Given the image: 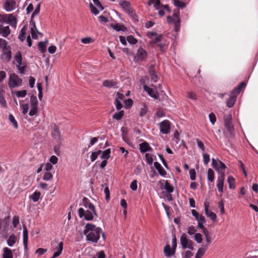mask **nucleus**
<instances>
[{
  "mask_svg": "<svg viewBox=\"0 0 258 258\" xmlns=\"http://www.w3.org/2000/svg\"><path fill=\"white\" fill-rule=\"evenodd\" d=\"M84 234L86 235L87 240L93 243L98 242L100 237V234L104 241L106 238L105 233L102 231V229L92 224L87 223L86 225Z\"/></svg>",
  "mask_w": 258,
  "mask_h": 258,
  "instance_id": "f257e3e1",
  "label": "nucleus"
},
{
  "mask_svg": "<svg viewBox=\"0 0 258 258\" xmlns=\"http://www.w3.org/2000/svg\"><path fill=\"white\" fill-rule=\"evenodd\" d=\"M83 206L84 208H80L78 210L79 215L80 218L84 217L86 220H92L93 216H97V213L94 206L91 203L88 202L86 198L83 199Z\"/></svg>",
  "mask_w": 258,
  "mask_h": 258,
  "instance_id": "f03ea898",
  "label": "nucleus"
},
{
  "mask_svg": "<svg viewBox=\"0 0 258 258\" xmlns=\"http://www.w3.org/2000/svg\"><path fill=\"white\" fill-rule=\"evenodd\" d=\"M224 122L225 127L228 132L230 136L233 137L234 126L232 123V116L230 114H228L224 116Z\"/></svg>",
  "mask_w": 258,
  "mask_h": 258,
  "instance_id": "7ed1b4c3",
  "label": "nucleus"
},
{
  "mask_svg": "<svg viewBox=\"0 0 258 258\" xmlns=\"http://www.w3.org/2000/svg\"><path fill=\"white\" fill-rule=\"evenodd\" d=\"M22 79L15 74H11L9 80V86L10 88H15L22 84Z\"/></svg>",
  "mask_w": 258,
  "mask_h": 258,
  "instance_id": "20e7f679",
  "label": "nucleus"
},
{
  "mask_svg": "<svg viewBox=\"0 0 258 258\" xmlns=\"http://www.w3.org/2000/svg\"><path fill=\"white\" fill-rule=\"evenodd\" d=\"M93 1L94 4L90 3V8L91 12L96 15L98 14L99 11H102L104 9V7L99 0H93Z\"/></svg>",
  "mask_w": 258,
  "mask_h": 258,
  "instance_id": "39448f33",
  "label": "nucleus"
},
{
  "mask_svg": "<svg viewBox=\"0 0 258 258\" xmlns=\"http://www.w3.org/2000/svg\"><path fill=\"white\" fill-rule=\"evenodd\" d=\"M147 56L146 51L142 48H140L135 56L134 59L136 61H142L144 60Z\"/></svg>",
  "mask_w": 258,
  "mask_h": 258,
  "instance_id": "423d86ee",
  "label": "nucleus"
},
{
  "mask_svg": "<svg viewBox=\"0 0 258 258\" xmlns=\"http://www.w3.org/2000/svg\"><path fill=\"white\" fill-rule=\"evenodd\" d=\"M220 175L219 176L218 179L217 188L218 190L221 192H223V185L224 181L225 179V173L224 171H219Z\"/></svg>",
  "mask_w": 258,
  "mask_h": 258,
  "instance_id": "0eeeda50",
  "label": "nucleus"
},
{
  "mask_svg": "<svg viewBox=\"0 0 258 258\" xmlns=\"http://www.w3.org/2000/svg\"><path fill=\"white\" fill-rule=\"evenodd\" d=\"M160 125L161 133L164 134H167L169 133L170 129L169 121L165 120L160 123Z\"/></svg>",
  "mask_w": 258,
  "mask_h": 258,
  "instance_id": "6e6552de",
  "label": "nucleus"
},
{
  "mask_svg": "<svg viewBox=\"0 0 258 258\" xmlns=\"http://www.w3.org/2000/svg\"><path fill=\"white\" fill-rule=\"evenodd\" d=\"M16 5L15 0H6L4 5V8L7 12H10L16 8Z\"/></svg>",
  "mask_w": 258,
  "mask_h": 258,
  "instance_id": "1a4fd4ad",
  "label": "nucleus"
},
{
  "mask_svg": "<svg viewBox=\"0 0 258 258\" xmlns=\"http://www.w3.org/2000/svg\"><path fill=\"white\" fill-rule=\"evenodd\" d=\"M205 214L208 217H209L213 222L217 220V216L215 213L209 210V204L206 202L204 204Z\"/></svg>",
  "mask_w": 258,
  "mask_h": 258,
  "instance_id": "9d476101",
  "label": "nucleus"
},
{
  "mask_svg": "<svg viewBox=\"0 0 258 258\" xmlns=\"http://www.w3.org/2000/svg\"><path fill=\"white\" fill-rule=\"evenodd\" d=\"M143 88L144 90L146 91L149 95H150L151 97H153L156 99H158L159 98V93L156 90L150 88L146 85H144Z\"/></svg>",
  "mask_w": 258,
  "mask_h": 258,
  "instance_id": "9b49d317",
  "label": "nucleus"
},
{
  "mask_svg": "<svg viewBox=\"0 0 258 258\" xmlns=\"http://www.w3.org/2000/svg\"><path fill=\"white\" fill-rule=\"evenodd\" d=\"M180 242L182 249H184L187 248L188 244L190 242L192 243L191 240L187 239L186 234L183 233L181 235L180 238Z\"/></svg>",
  "mask_w": 258,
  "mask_h": 258,
  "instance_id": "f8f14e48",
  "label": "nucleus"
},
{
  "mask_svg": "<svg viewBox=\"0 0 258 258\" xmlns=\"http://www.w3.org/2000/svg\"><path fill=\"white\" fill-rule=\"evenodd\" d=\"M119 5L124 10V11L129 14L133 13L132 8L131 7V5L129 2L127 1H121L119 2Z\"/></svg>",
  "mask_w": 258,
  "mask_h": 258,
  "instance_id": "ddd939ff",
  "label": "nucleus"
},
{
  "mask_svg": "<svg viewBox=\"0 0 258 258\" xmlns=\"http://www.w3.org/2000/svg\"><path fill=\"white\" fill-rule=\"evenodd\" d=\"M2 58L7 62H9L10 61L12 58V55L10 46L7 48L3 49Z\"/></svg>",
  "mask_w": 258,
  "mask_h": 258,
  "instance_id": "4468645a",
  "label": "nucleus"
},
{
  "mask_svg": "<svg viewBox=\"0 0 258 258\" xmlns=\"http://www.w3.org/2000/svg\"><path fill=\"white\" fill-rule=\"evenodd\" d=\"M149 73L150 75L151 80L154 82H157L158 79V76L156 74V72L155 69L154 65H151L150 66L149 69Z\"/></svg>",
  "mask_w": 258,
  "mask_h": 258,
  "instance_id": "2eb2a0df",
  "label": "nucleus"
},
{
  "mask_svg": "<svg viewBox=\"0 0 258 258\" xmlns=\"http://www.w3.org/2000/svg\"><path fill=\"white\" fill-rule=\"evenodd\" d=\"M51 136L55 140H59L60 137V132L58 127L54 124L51 131Z\"/></svg>",
  "mask_w": 258,
  "mask_h": 258,
  "instance_id": "dca6fc26",
  "label": "nucleus"
},
{
  "mask_svg": "<svg viewBox=\"0 0 258 258\" xmlns=\"http://www.w3.org/2000/svg\"><path fill=\"white\" fill-rule=\"evenodd\" d=\"M236 100V94L234 92H232L229 98L226 101L227 106L228 107H232Z\"/></svg>",
  "mask_w": 258,
  "mask_h": 258,
  "instance_id": "f3484780",
  "label": "nucleus"
},
{
  "mask_svg": "<svg viewBox=\"0 0 258 258\" xmlns=\"http://www.w3.org/2000/svg\"><path fill=\"white\" fill-rule=\"evenodd\" d=\"M139 147L140 151L141 153H145L147 151H151L152 150L149 144L146 142H144L140 144L139 145Z\"/></svg>",
  "mask_w": 258,
  "mask_h": 258,
  "instance_id": "a211bd4d",
  "label": "nucleus"
},
{
  "mask_svg": "<svg viewBox=\"0 0 258 258\" xmlns=\"http://www.w3.org/2000/svg\"><path fill=\"white\" fill-rule=\"evenodd\" d=\"M2 258H14L12 251L7 247L3 248Z\"/></svg>",
  "mask_w": 258,
  "mask_h": 258,
  "instance_id": "6ab92c4d",
  "label": "nucleus"
},
{
  "mask_svg": "<svg viewBox=\"0 0 258 258\" xmlns=\"http://www.w3.org/2000/svg\"><path fill=\"white\" fill-rule=\"evenodd\" d=\"M11 30L9 26L3 27L0 25V34L4 37H7L10 34Z\"/></svg>",
  "mask_w": 258,
  "mask_h": 258,
  "instance_id": "aec40b11",
  "label": "nucleus"
},
{
  "mask_svg": "<svg viewBox=\"0 0 258 258\" xmlns=\"http://www.w3.org/2000/svg\"><path fill=\"white\" fill-rule=\"evenodd\" d=\"M117 82L113 80H106L103 82V86L107 88H116L117 87Z\"/></svg>",
  "mask_w": 258,
  "mask_h": 258,
  "instance_id": "412c9836",
  "label": "nucleus"
},
{
  "mask_svg": "<svg viewBox=\"0 0 258 258\" xmlns=\"http://www.w3.org/2000/svg\"><path fill=\"white\" fill-rule=\"evenodd\" d=\"M154 165L161 176H165L166 175V171L162 168L159 163L155 162L154 163Z\"/></svg>",
  "mask_w": 258,
  "mask_h": 258,
  "instance_id": "4be33fe9",
  "label": "nucleus"
},
{
  "mask_svg": "<svg viewBox=\"0 0 258 258\" xmlns=\"http://www.w3.org/2000/svg\"><path fill=\"white\" fill-rule=\"evenodd\" d=\"M23 243L25 247L26 248L28 243V232L25 225H23Z\"/></svg>",
  "mask_w": 258,
  "mask_h": 258,
  "instance_id": "5701e85b",
  "label": "nucleus"
},
{
  "mask_svg": "<svg viewBox=\"0 0 258 258\" xmlns=\"http://www.w3.org/2000/svg\"><path fill=\"white\" fill-rule=\"evenodd\" d=\"M209 244H206L204 248H199L196 255V258H202L205 253L206 249L208 248Z\"/></svg>",
  "mask_w": 258,
  "mask_h": 258,
  "instance_id": "b1692460",
  "label": "nucleus"
},
{
  "mask_svg": "<svg viewBox=\"0 0 258 258\" xmlns=\"http://www.w3.org/2000/svg\"><path fill=\"white\" fill-rule=\"evenodd\" d=\"M164 252L166 256H170L175 253V250H171L170 245L167 244L164 248Z\"/></svg>",
  "mask_w": 258,
  "mask_h": 258,
  "instance_id": "393cba45",
  "label": "nucleus"
},
{
  "mask_svg": "<svg viewBox=\"0 0 258 258\" xmlns=\"http://www.w3.org/2000/svg\"><path fill=\"white\" fill-rule=\"evenodd\" d=\"M17 240V237L14 234H11L7 240L8 245L11 247L13 246Z\"/></svg>",
  "mask_w": 258,
  "mask_h": 258,
  "instance_id": "a878e982",
  "label": "nucleus"
},
{
  "mask_svg": "<svg viewBox=\"0 0 258 258\" xmlns=\"http://www.w3.org/2000/svg\"><path fill=\"white\" fill-rule=\"evenodd\" d=\"M31 23L33 27L31 29V33L32 37L33 39H37V35L36 33V31H37L35 22L34 21H31Z\"/></svg>",
  "mask_w": 258,
  "mask_h": 258,
  "instance_id": "bb28decb",
  "label": "nucleus"
},
{
  "mask_svg": "<svg viewBox=\"0 0 258 258\" xmlns=\"http://www.w3.org/2000/svg\"><path fill=\"white\" fill-rule=\"evenodd\" d=\"M8 23L13 27H16L17 25V19L12 14H9V18Z\"/></svg>",
  "mask_w": 258,
  "mask_h": 258,
  "instance_id": "cd10ccee",
  "label": "nucleus"
},
{
  "mask_svg": "<svg viewBox=\"0 0 258 258\" xmlns=\"http://www.w3.org/2000/svg\"><path fill=\"white\" fill-rule=\"evenodd\" d=\"M15 61L17 62L18 66H21L22 64V54L20 51H18L14 57Z\"/></svg>",
  "mask_w": 258,
  "mask_h": 258,
  "instance_id": "c85d7f7f",
  "label": "nucleus"
},
{
  "mask_svg": "<svg viewBox=\"0 0 258 258\" xmlns=\"http://www.w3.org/2000/svg\"><path fill=\"white\" fill-rule=\"evenodd\" d=\"M26 26H24L23 28L21 30L20 33L19 35V39L21 41H24L25 39V35H26Z\"/></svg>",
  "mask_w": 258,
  "mask_h": 258,
  "instance_id": "c756f323",
  "label": "nucleus"
},
{
  "mask_svg": "<svg viewBox=\"0 0 258 258\" xmlns=\"http://www.w3.org/2000/svg\"><path fill=\"white\" fill-rule=\"evenodd\" d=\"M47 42V41H46V42L41 41V42H39V43L38 44V47L39 50L42 53L45 52V51H46V44Z\"/></svg>",
  "mask_w": 258,
  "mask_h": 258,
  "instance_id": "7c9ffc66",
  "label": "nucleus"
},
{
  "mask_svg": "<svg viewBox=\"0 0 258 258\" xmlns=\"http://www.w3.org/2000/svg\"><path fill=\"white\" fill-rule=\"evenodd\" d=\"M246 86V83L244 82H241L233 91L235 92V94H239L241 90Z\"/></svg>",
  "mask_w": 258,
  "mask_h": 258,
  "instance_id": "2f4dec72",
  "label": "nucleus"
},
{
  "mask_svg": "<svg viewBox=\"0 0 258 258\" xmlns=\"http://www.w3.org/2000/svg\"><path fill=\"white\" fill-rule=\"evenodd\" d=\"M62 249H63V243H62V242H60L58 244V249L57 251L53 253L52 257L55 258V257L58 256L60 254Z\"/></svg>",
  "mask_w": 258,
  "mask_h": 258,
  "instance_id": "473e14b6",
  "label": "nucleus"
},
{
  "mask_svg": "<svg viewBox=\"0 0 258 258\" xmlns=\"http://www.w3.org/2000/svg\"><path fill=\"white\" fill-rule=\"evenodd\" d=\"M110 152L111 151L110 149H107V150L103 151L101 158L107 160L110 158Z\"/></svg>",
  "mask_w": 258,
  "mask_h": 258,
  "instance_id": "72a5a7b5",
  "label": "nucleus"
},
{
  "mask_svg": "<svg viewBox=\"0 0 258 258\" xmlns=\"http://www.w3.org/2000/svg\"><path fill=\"white\" fill-rule=\"evenodd\" d=\"M215 174L214 171L209 168L208 170V179L210 182H213L214 180Z\"/></svg>",
  "mask_w": 258,
  "mask_h": 258,
  "instance_id": "f704fd0d",
  "label": "nucleus"
},
{
  "mask_svg": "<svg viewBox=\"0 0 258 258\" xmlns=\"http://www.w3.org/2000/svg\"><path fill=\"white\" fill-rule=\"evenodd\" d=\"M38 100L37 97L32 95L30 97V105L31 106L37 107H38Z\"/></svg>",
  "mask_w": 258,
  "mask_h": 258,
  "instance_id": "c9c22d12",
  "label": "nucleus"
},
{
  "mask_svg": "<svg viewBox=\"0 0 258 258\" xmlns=\"http://www.w3.org/2000/svg\"><path fill=\"white\" fill-rule=\"evenodd\" d=\"M112 27L114 30H115L117 31H124L126 30V28L125 27H124L123 25H121L119 24H116L114 25H112Z\"/></svg>",
  "mask_w": 258,
  "mask_h": 258,
  "instance_id": "e433bc0d",
  "label": "nucleus"
},
{
  "mask_svg": "<svg viewBox=\"0 0 258 258\" xmlns=\"http://www.w3.org/2000/svg\"><path fill=\"white\" fill-rule=\"evenodd\" d=\"M9 119L10 121L12 123L13 126L15 128L17 129L18 127V124L17 121L15 119V117L12 114H10L9 115Z\"/></svg>",
  "mask_w": 258,
  "mask_h": 258,
  "instance_id": "4c0bfd02",
  "label": "nucleus"
},
{
  "mask_svg": "<svg viewBox=\"0 0 258 258\" xmlns=\"http://www.w3.org/2000/svg\"><path fill=\"white\" fill-rule=\"evenodd\" d=\"M165 189L168 194H171L173 191V187L170 184L167 180L165 182Z\"/></svg>",
  "mask_w": 258,
  "mask_h": 258,
  "instance_id": "58836bf2",
  "label": "nucleus"
},
{
  "mask_svg": "<svg viewBox=\"0 0 258 258\" xmlns=\"http://www.w3.org/2000/svg\"><path fill=\"white\" fill-rule=\"evenodd\" d=\"M124 115V111L123 110H121L118 112H116L113 115V118L119 120L121 119L122 116Z\"/></svg>",
  "mask_w": 258,
  "mask_h": 258,
  "instance_id": "ea45409f",
  "label": "nucleus"
},
{
  "mask_svg": "<svg viewBox=\"0 0 258 258\" xmlns=\"http://www.w3.org/2000/svg\"><path fill=\"white\" fill-rule=\"evenodd\" d=\"M227 181L229 184V187L230 189H233L235 188V179L232 176H229L228 178Z\"/></svg>",
  "mask_w": 258,
  "mask_h": 258,
  "instance_id": "a19ab883",
  "label": "nucleus"
},
{
  "mask_svg": "<svg viewBox=\"0 0 258 258\" xmlns=\"http://www.w3.org/2000/svg\"><path fill=\"white\" fill-rule=\"evenodd\" d=\"M40 195L41 194L39 191H35L30 196V199L34 202H37L39 200Z\"/></svg>",
  "mask_w": 258,
  "mask_h": 258,
  "instance_id": "79ce46f5",
  "label": "nucleus"
},
{
  "mask_svg": "<svg viewBox=\"0 0 258 258\" xmlns=\"http://www.w3.org/2000/svg\"><path fill=\"white\" fill-rule=\"evenodd\" d=\"M173 3L176 7L181 9H183L185 7V3L180 1L179 0H174Z\"/></svg>",
  "mask_w": 258,
  "mask_h": 258,
  "instance_id": "37998d69",
  "label": "nucleus"
},
{
  "mask_svg": "<svg viewBox=\"0 0 258 258\" xmlns=\"http://www.w3.org/2000/svg\"><path fill=\"white\" fill-rule=\"evenodd\" d=\"M40 5H41V3H39L37 5V6L36 8V9H35L34 11L33 12V13L31 15V21H33V19L34 18V17L39 14V13L40 12Z\"/></svg>",
  "mask_w": 258,
  "mask_h": 258,
  "instance_id": "c03bdc74",
  "label": "nucleus"
},
{
  "mask_svg": "<svg viewBox=\"0 0 258 258\" xmlns=\"http://www.w3.org/2000/svg\"><path fill=\"white\" fill-rule=\"evenodd\" d=\"M15 93L18 97H24L27 94V91L26 90L17 91Z\"/></svg>",
  "mask_w": 258,
  "mask_h": 258,
  "instance_id": "a18cd8bd",
  "label": "nucleus"
},
{
  "mask_svg": "<svg viewBox=\"0 0 258 258\" xmlns=\"http://www.w3.org/2000/svg\"><path fill=\"white\" fill-rule=\"evenodd\" d=\"M173 22L174 24V30L175 31L177 32L180 28V18H177V19H175Z\"/></svg>",
  "mask_w": 258,
  "mask_h": 258,
  "instance_id": "49530a36",
  "label": "nucleus"
},
{
  "mask_svg": "<svg viewBox=\"0 0 258 258\" xmlns=\"http://www.w3.org/2000/svg\"><path fill=\"white\" fill-rule=\"evenodd\" d=\"M148 112V107L146 105H144L143 107L141 109L140 111V115L141 117L145 116Z\"/></svg>",
  "mask_w": 258,
  "mask_h": 258,
  "instance_id": "de8ad7c7",
  "label": "nucleus"
},
{
  "mask_svg": "<svg viewBox=\"0 0 258 258\" xmlns=\"http://www.w3.org/2000/svg\"><path fill=\"white\" fill-rule=\"evenodd\" d=\"M52 174L49 171H46L43 177V179L45 180H49L52 178Z\"/></svg>",
  "mask_w": 258,
  "mask_h": 258,
  "instance_id": "09e8293b",
  "label": "nucleus"
},
{
  "mask_svg": "<svg viewBox=\"0 0 258 258\" xmlns=\"http://www.w3.org/2000/svg\"><path fill=\"white\" fill-rule=\"evenodd\" d=\"M8 47H9V46H8L7 42L5 40L1 38L0 39V48H2V49L3 50V49L7 48Z\"/></svg>",
  "mask_w": 258,
  "mask_h": 258,
  "instance_id": "8fccbe9b",
  "label": "nucleus"
},
{
  "mask_svg": "<svg viewBox=\"0 0 258 258\" xmlns=\"http://www.w3.org/2000/svg\"><path fill=\"white\" fill-rule=\"evenodd\" d=\"M9 18V14L1 15L0 14V22L6 23L8 22V19Z\"/></svg>",
  "mask_w": 258,
  "mask_h": 258,
  "instance_id": "3c124183",
  "label": "nucleus"
},
{
  "mask_svg": "<svg viewBox=\"0 0 258 258\" xmlns=\"http://www.w3.org/2000/svg\"><path fill=\"white\" fill-rule=\"evenodd\" d=\"M127 41L132 44H135L137 42V40L132 35H129L126 38Z\"/></svg>",
  "mask_w": 258,
  "mask_h": 258,
  "instance_id": "603ef678",
  "label": "nucleus"
},
{
  "mask_svg": "<svg viewBox=\"0 0 258 258\" xmlns=\"http://www.w3.org/2000/svg\"><path fill=\"white\" fill-rule=\"evenodd\" d=\"M81 41L84 44H88L94 41V40L91 37H85L81 39Z\"/></svg>",
  "mask_w": 258,
  "mask_h": 258,
  "instance_id": "864d4df0",
  "label": "nucleus"
},
{
  "mask_svg": "<svg viewBox=\"0 0 258 258\" xmlns=\"http://www.w3.org/2000/svg\"><path fill=\"white\" fill-rule=\"evenodd\" d=\"M145 157L147 163L149 164V165L152 164L153 161L152 156L149 153H146L145 154Z\"/></svg>",
  "mask_w": 258,
  "mask_h": 258,
  "instance_id": "5fc2aeb1",
  "label": "nucleus"
},
{
  "mask_svg": "<svg viewBox=\"0 0 258 258\" xmlns=\"http://www.w3.org/2000/svg\"><path fill=\"white\" fill-rule=\"evenodd\" d=\"M209 117L211 123L214 124L216 121V117L215 114L212 112L209 114Z\"/></svg>",
  "mask_w": 258,
  "mask_h": 258,
  "instance_id": "6e6d98bb",
  "label": "nucleus"
},
{
  "mask_svg": "<svg viewBox=\"0 0 258 258\" xmlns=\"http://www.w3.org/2000/svg\"><path fill=\"white\" fill-rule=\"evenodd\" d=\"M31 108L29 111V115L30 116H33L36 114L38 111V107H33L31 106Z\"/></svg>",
  "mask_w": 258,
  "mask_h": 258,
  "instance_id": "4d7b16f0",
  "label": "nucleus"
},
{
  "mask_svg": "<svg viewBox=\"0 0 258 258\" xmlns=\"http://www.w3.org/2000/svg\"><path fill=\"white\" fill-rule=\"evenodd\" d=\"M19 223V217L17 216H15L13 219V224L14 227L16 228Z\"/></svg>",
  "mask_w": 258,
  "mask_h": 258,
  "instance_id": "13d9d810",
  "label": "nucleus"
},
{
  "mask_svg": "<svg viewBox=\"0 0 258 258\" xmlns=\"http://www.w3.org/2000/svg\"><path fill=\"white\" fill-rule=\"evenodd\" d=\"M195 239L198 243L202 242V235L200 233H196L195 235Z\"/></svg>",
  "mask_w": 258,
  "mask_h": 258,
  "instance_id": "bf43d9fd",
  "label": "nucleus"
},
{
  "mask_svg": "<svg viewBox=\"0 0 258 258\" xmlns=\"http://www.w3.org/2000/svg\"><path fill=\"white\" fill-rule=\"evenodd\" d=\"M218 206L220 209V213L222 215L225 213L224 205L223 201H220L218 203Z\"/></svg>",
  "mask_w": 258,
  "mask_h": 258,
  "instance_id": "052dcab7",
  "label": "nucleus"
},
{
  "mask_svg": "<svg viewBox=\"0 0 258 258\" xmlns=\"http://www.w3.org/2000/svg\"><path fill=\"white\" fill-rule=\"evenodd\" d=\"M189 174L191 180H195L196 177V173L194 169H191L189 170Z\"/></svg>",
  "mask_w": 258,
  "mask_h": 258,
  "instance_id": "680f3d73",
  "label": "nucleus"
},
{
  "mask_svg": "<svg viewBox=\"0 0 258 258\" xmlns=\"http://www.w3.org/2000/svg\"><path fill=\"white\" fill-rule=\"evenodd\" d=\"M0 103L1 105L5 108L7 107V103L6 102V100L4 97V95H0Z\"/></svg>",
  "mask_w": 258,
  "mask_h": 258,
  "instance_id": "e2e57ef3",
  "label": "nucleus"
},
{
  "mask_svg": "<svg viewBox=\"0 0 258 258\" xmlns=\"http://www.w3.org/2000/svg\"><path fill=\"white\" fill-rule=\"evenodd\" d=\"M133 100L131 99H127L124 101V104L125 108H128L132 106Z\"/></svg>",
  "mask_w": 258,
  "mask_h": 258,
  "instance_id": "0e129e2a",
  "label": "nucleus"
},
{
  "mask_svg": "<svg viewBox=\"0 0 258 258\" xmlns=\"http://www.w3.org/2000/svg\"><path fill=\"white\" fill-rule=\"evenodd\" d=\"M203 161L205 164H208L210 161V156L208 154L205 153L203 154Z\"/></svg>",
  "mask_w": 258,
  "mask_h": 258,
  "instance_id": "69168bd1",
  "label": "nucleus"
},
{
  "mask_svg": "<svg viewBox=\"0 0 258 258\" xmlns=\"http://www.w3.org/2000/svg\"><path fill=\"white\" fill-rule=\"evenodd\" d=\"M196 231V230L195 229V228L193 226H191L187 228V233L189 235H192L194 234Z\"/></svg>",
  "mask_w": 258,
  "mask_h": 258,
  "instance_id": "338daca9",
  "label": "nucleus"
},
{
  "mask_svg": "<svg viewBox=\"0 0 258 258\" xmlns=\"http://www.w3.org/2000/svg\"><path fill=\"white\" fill-rule=\"evenodd\" d=\"M187 97L193 100H196L197 99L196 93L192 92H189L187 93Z\"/></svg>",
  "mask_w": 258,
  "mask_h": 258,
  "instance_id": "774afa93",
  "label": "nucleus"
}]
</instances>
